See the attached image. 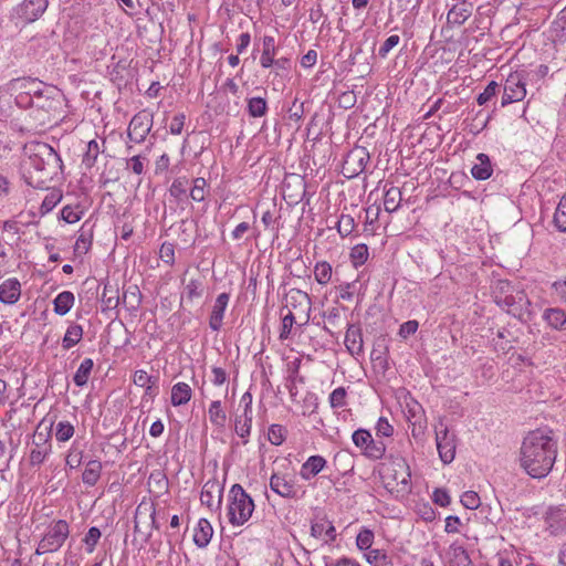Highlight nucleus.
Masks as SVG:
<instances>
[{"label":"nucleus","instance_id":"obj_5","mask_svg":"<svg viewBox=\"0 0 566 566\" xmlns=\"http://www.w3.org/2000/svg\"><path fill=\"white\" fill-rule=\"evenodd\" d=\"M70 535V526L66 521L53 522L46 530L35 549L36 555L57 552Z\"/></svg>","mask_w":566,"mask_h":566},{"label":"nucleus","instance_id":"obj_18","mask_svg":"<svg viewBox=\"0 0 566 566\" xmlns=\"http://www.w3.org/2000/svg\"><path fill=\"white\" fill-rule=\"evenodd\" d=\"M21 296V284L18 279H7L0 284V302L3 304H15Z\"/></svg>","mask_w":566,"mask_h":566},{"label":"nucleus","instance_id":"obj_14","mask_svg":"<svg viewBox=\"0 0 566 566\" xmlns=\"http://www.w3.org/2000/svg\"><path fill=\"white\" fill-rule=\"evenodd\" d=\"M223 485L216 479L207 481L201 490V504L210 510H220L222 504Z\"/></svg>","mask_w":566,"mask_h":566},{"label":"nucleus","instance_id":"obj_44","mask_svg":"<svg viewBox=\"0 0 566 566\" xmlns=\"http://www.w3.org/2000/svg\"><path fill=\"white\" fill-rule=\"evenodd\" d=\"M368 247L364 243L356 244L350 250V261L355 268L361 266L368 260Z\"/></svg>","mask_w":566,"mask_h":566},{"label":"nucleus","instance_id":"obj_35","mask_svg":"<svg viewBox=\"0 0 566 566\" xmlns=\"http://www.w3.org/2000/svg\"><path fill=\"white\" fill-rule=\"evenodd\" d=\"M364 556L373 566H392V558L382 549H369Z\"/></svg>","mask_w":566,"mask_h":566},{"label":"nucleus","instance_id":"obj_54","mask_svg":"<svg viewBox=\"0 0 566 566\" xmlns=\"http://www.w3.org/2000/svg\"><path fill=\"white\" fill-rule=\"evenodd\" d=\"M92 231L86 232L85 230H81L78 238L76 239L74 250L75 252L86 253L92 245Z\"/></svg>","mask_w":566,"mask_h":566},{"label":"nucleus","instance_id":"obj_57","mask_svg":"<svg viewBox=\"0 0 566 566\" xmlns=\"http://www.w3.org/2000/svg\"><path fill=\"white\" fill-rule=\"evenodd\" d=\"M252 422L243 421L242 417L235 419L234 430L239 437L243 439V444L248 443V437L251 432Z\"/></svg>","mask_w":566,"mask_h":566},{"label":"nucleus","instance_id":"obj_16","mask_svg":"<svg viewBox=\"0 0 566 566\" xmlns=\"http://www.w3.org/2000/svg\"><path fill=\"white\" fill-rule=\"evenodd\" d=\"M48 4V0H23L17 13L24 22H34L45 12Z\"/></svg>","mask_w":566,"mask_h":566},{"label":"nucleus","instance_id":"obj_42","mask_svg":"<svg viewBox=\"0 0 566 566\" xmlns=\"http://www.w3.org/2000/svg\"><path fill=\"white\" fill-rule=\"evenodd\" d=\"M268 103L263 97H251L248 99V113L251 117H261L266 114Z\"/></svg>","mask_w":566,"mask_h":566},{"label":"nucleus","instance_id":"obj_33","mask_svg":"<svg viewBox=\"0 0 566 566\" xmlns=\"http://www.w3.org/2000/svg\"><path fill=\"white\" fill-rule=\"evenodd\" d=\"M51 451V443H34L29 455L30 464L32 467L42 464Z\"/></svg>","mask_w":566,"mask_h":566},{"label":"nucleus","instance_id":"obj_27","mask_svg":"<svg viewBox=\"0 0 566 566\" xmlns=\"http://www.w3.org/2000/svg\"><path fill=\"white\" fill-rule=\"evenodd\" d=\"M471 15V6H468L465 1H461L460 4H454L448 12L447 20L450 24L461 25Z\"/></svg>","mask_w":566,"mask_h":566},{"label":"nucleus","instance_id":"obj_6","mask_svg":"<svg viewBox=\"0 0 566 566\" xmlns=\"http://www.w3.org/2000/svg\"><path fill=\"white\" fill-rule=\"evenodd\" d=\"M354 444L360 449L361 454L369 460H379L385 455L386 444L381 440L373 439L366 429H358L352 436Z\"/></svg>","mask_w":566,"mask_h":566},{"label":"nucleus","instance_id":"obj_28","mask_svg":"<svg viewBox=\"0 0 566 566\" xmlns=\"http://www.w3.org/2000/svg\"><path fill=\"white\" fill-rule=\"evenodd\" d=\"M192 390L186 382H177L171 388V405L175 407L186 405L190 401Z\"/></svg>","mask_w":566,"mask_h":566},{"label":"nucleus","instance_id":"obj_50","mask_svg":"<svg viewBox=\"0 0 566 566\" xmlns=\"http://www.w3.org/2000/svg\"><path fill=\"white\" fill-rule=\"evenodd\" d=\"M286 438V430L281 424H272L269 428L268 439L273 446H281Z\"/></svg>","mask_w":566,"mask_h":566},{"label":"nucleus","instance_id":"obj_7","mask_svg":"<svg viewBox=\"0 0 566 566\" xmlns=\"http://www.w3.org/2000/svg\"><path fill=\"white\" fill-rule=\"evenodd\" d=\"M154 123V116L147 109L135 114L129 122L127 136L130 142L142 144L150 133Z\"/></svg>","mask_w":566,"mask_h":566},{"label":"nucleus","instance_id":"obj_26","mask_svg":"<svg viewBox=\"0 0 566 566\" xmlns=\"http://www.w3.org/2000/svg\"><path fill=\"white\" fill-rule=\"evenodd\" d=\"M543 317L552 328L566 331V312L563 308H547Z\"/></svg>","mask_w":566,"mask_h":566},{"label":"nucleus","instance_id":"obj_46","mask_svg":"<svg viewBox=\"0 0 566 566\" xmlns=\"http://www.w3.org/2000/svg\"><path fill=\"white\" fill-rule=\"evenodd\" d=\"M552 32L558 40L566 39V7L558 13L552 23Z\"/></svg>","mask_w":566,"mask_h":566},{"label":"nucleus","instance_id":"obj_20","mask_svg":"<svg viewBox=\"0 0 566 566\" xmlns=\"http://www.w3.org/2000/svg\"><path fill=\"white\" fill-rule=\"evenodd\" d=\"M270 488L273 492L282 497L292 499L296 495V489L291 480H287L285 475L273 473L270 479Z\"/></svg>","mask_w":566,"mask_h":566},{"label":"nucleus","instance_id":"obj_21","mask_svg":"<svg viewBox=\"0 0 566 566\" xmlns=\"http://www.w3.org/2000/svg\"><path fill=\"white\" fill-rule=\"evenodd\" d=\"M344 343L352 355L363 354L364 340L361 329L355 325H349L345 334Z\"/></svg>","mask_w":566,"mask_h":566},{"label":"nucleus","instance_id":"obj_59","mask_svg":"<svg viewBox=\"0 0 566 566\" xmlns=\"http://www.w3.org/2000/svg\"><path fill=\"white\" fill-rule=\"evenodd\" d=\"M205 187H206V180L203 178H196L193 180V186L190 189V197L195 201H202L205 199Z\"/></svg>","mask_w":566,"mask_h":566},{"label":"nucleus","instance_id":"obj_34","mask_svg":"<svg viewBox=\"0 0 566 566\" xmlns=\"http://www.w3.org/2000/svg\"><path fill=\"white\" fill-rule=\"evenodd\" d=\"M93 367H94V363L91 358H85L81 363V365L78 366V368L73 377V381L77 387H83L87 384Z\"/></svg>","mask_w":566,"mask_h":566},{"label":"nucleus","instance_id":"obj_23","mask_svg":"<svg viewBox=\"0 0 566 566\" xmlns=\"http://www.w3.org/2000/svg\"><path fill=\"white\" fill-rule=\"evenodd\" d=\"M213 535V528L207 518H200L195 527L193 542L195 544L203 548L208 546Z\"/></svg>","mask_w":566,"mask_h":566},{"label":"nucleus","instance_id":"obj_61","mask_svg":"<svg viewBox=\"0 0 566 566\" xmlns=\"http://www.w3.org/2000/svg\"><path fill=\"white\" fill-rule=\"evenodd\" d=\"M287 113L289 118L291 120L298 123L304 115V104L302 102H298L297 98H295L292 103V106L289 108Z\"/></svg>","mask_w":566,"mask_h":566},{"label":"nucleus","instance_id":"obj_58","mask_svg":"<svg viewBox=\"0 0 566 566\" xmlns=\"http://www.w3.org/2000/svg\"><path fill=\"white\" fill-rule=\"evenodd\" d=\"M461 503L469 510H475L480 506V496L474 491H467L461 496Z\"/></svg>","mask_w":566,"mask_h":566},{"label":"nucleus","instance_id":"obj_40","mask_svg":"<svg viewBox=\"0 0 566 566\" xmlns=\"http://www.w3.org/2000/svg\"><path fill=\"white\" fill-rule=\"evenodd\" d=\"M311 534H312V536H314L316 538H319L323 536V534H325L327 536L328 541H334L336 538V530L331 522L313 523L311 526Z\"/></svg>","mask_w":566,"mask_h":566},{"label":"nucleus","instance_id":"obj_10","mask_svg":"<svg viewBox=\"0 0 566 566\" xmlns=\"http://www.w3.org/2000/svg\"><path fill=\"white\" fill-rule=\"evenodd\" d=\"M285 307L293 313L296 312L300 316L302 315L304 318L303 324H306L310 319V312L312 308V300L310 295L300 289H291L285 294Z\"/></svg>","mask_w":566,"mask_h":566},{"label":"nucleus","instance_id":"obj_30","mask_svg":"<svg viewBox=\"0 0 566 566\" xmlns=\"http://www.w3.org/2000/svg\"><path fill=\"white\" fill-rule=\"evenodd\" d=\"M102 462L98 460H90L82 474V481L88 486H94L99 480L102 472Z\"/></svg>","mask_w":566,"mask_h":566},{"label":"nucleus","instance_id":"obj_47","mask_svg":"<svg viewBox=\"0 0 566 566\" xmlns=\"http://www.w3.org/2000/svg\"><path fill=\"white\" fill-rule=\"evenodd\" d=\"M75 432L74 426L69 421H60L55 427V437L60 442L69 441Z\"/></svg>","mask_w":566,"mask_h":566},{"label":"nucleus","instance_id":"obj_55","mask_svg":"<svg viewBox=\"0 0 566 566\" xmlns=\"http://www.w3.org/2000/svg\"><path fill=\"white\" fill-rule=\"evenodd\" d=\"M499 91V84L495 81H491L484 91L479 94L476 102L479 105L486 104L492 97L496 95Z\"/></svg>","mask_w":566,"mask_h":566},{"label":"nucleus","instance_id":"obj_19","mask_svg":"<svg viewBox=\"0 0 566 566\" xmlns=\"http://www.w3.org/2000/svg\"><path fill=\"white\" fill-rule=\"evenodd\" d=\"M230 300L229 293H221L218 295L212 312L209 318V326L212 331L218 332L222 326V319Z\"/></svg>","mask_w":566,"mask_h":566},{"label":"nucleus","instance_id":"obj_22","mask_svg":"<svg viewBox=\"0 0 566 566\" xmlns=\"http://www.w3.org/2000/svg\"><path fill=\"white\" fill-rule=\"evenodd\" d=\"M493 167L491 159L486 154L480 153L476 156V163L471 168L472 177L476 180H486L492 176Z\"/></svg>","mask_w":566,"mask_h":566},{"label":"nucleus","instance_id":"obj_12","mask_svg":"<svg viewBox=\"0 0 566 566\" xmlns=\"http://www.w3.org/2000/svg\"><path fill=\"white\" fill-rule=\"evenodd\" d=\"M386 474V479H391L394 483L387 482V485H391L392 488H398L401 485L398 491H407L410 485V471L409 465L407 464L406 460L402 458L396 459L391 468H388Z\"/></svg>","mask_w":566,"mask_h":566},{"label":"nucleus","instance_id":"obj_17","mask_svg":"<svg viewBox=\"0 0 566 566\" xmlns=\"http://www.w3.org/2000/svg\"><path fill=\"white\" fill-rule=\"evenodd\" d=\"M546 530L551 535L557 536L566 532V510L551 509L545 516Z\"/></svg>","mask_w":566,"mask_h":566},{"label":"nucleus","instance_id":"obj_25","mask_svg":"<svg viewBox=\"0 0 566 566\" xmlns=\"http://www.w3.org/2000/svg\"><path fill=\"white\" fill-rule=\"evenodd\" d=\"M262 54L260 59L261 66L264 69H269L273 66L274 57L276 54V43L275 39L271 35H264L262 39Z\"/></svg>","mask_w":566,"mask_h":566},{"label":"nucleus","instance_id":"obj_43","mask_svg":"<svg viewBox=\"0 0 566 566\" xmlns=\"http://www.w3.org/2000/svg\"><path fill=\"white\" fill-rule=\"evenodd\" d=\"M554 224L560 232H566V192L560 198L554 213Z\"/></svg>","mask_w":566,"mask_h":566},{"label":"nucleus","instance_id":"obj_60","mask_svg":"<svg viewBox=\"0 0 566 566\" xmlns=\"http://www.w3.org/2000/svg\"><path fill=\"white\" fill-rule=\"evenodd\" d=\"M399 41H400V36L397 35V34H392L390 36H388L385 42L381 44V46L379 48L378 50V55L381 57V59H385L388 53L399 44Z\"/></svg>","mask_w":566,"mask_h":566},{"label":"nucleus","instance_id":"obj_63","mask_svg":"<svg viewBox=\"0 0 566 566\" xmlns=\"http://www.w3.org/2000/svg\"><path fill=\"white\" fill-rule=\"evenodd\" d=\"M134 384L138 387H144L147 384H156L157 379L149 376L146 370L139 369L134 374Z\"/></svg>","mask_w":566,"mask_h":566},{"label":"nucleus","instance_id":"obj_45","mask_svg":"<svg viewBox=\"0 0 566 566\" xmlns=\"http://www.w3.org/2000/svg\"><path fill=\"white\" fill-rule=\"evenodd\" d=\"M61 200V191L54 189L51 192H49L42 201V205L40 207V214L45 216L46 213L52 211Z\"/></svg>","mask_w":566,"mask_h":566},{"label":"nucleus","instance_id":"obj_31","mask_svg":"<svg viewBox=\"0 0 566 566\" xmlns=\"http://www.w3.org/2000/svg\"><path fill=\"white\" fill-rule=\"evenodd\" d=\"M74 294L72 292H61L53 301L55 314L60 316L67 314L74 305Z\"/></svg>","mask_w":566,"mask_h":566},{"label":"nucleus","instance_id":"obj_3","mask_svg":"<svg viewBox=\"0 0 566 566\" xmlns=\"http://www.w3.org/2000/svg\"><path fill=\"white\" fill-rule=\"evenodd\" d=\"M254 511V502L244 489L235 483L229 491L228 517L233 526L243 525Z\"/></svg>","mask_w":566,"mask_h":566},{"label":"nucleus","instance_id":"obj_9","mask_svg":"<svg viewBox=\"0 0 566 566\" xmlns=\"http://www.w3.org/2000/svg\"><path fill=\"white\" fill-rule=\"evenodd\" d=\"M526 96V83L523 81L518 73H512L507 76L504 88L501 105L507 106L512 103L520 102Z\"/></svg>","mask_w":566,"mask_h":566},{"label":"nucleus","instance_id":"obj_8","mask_svg":"<svg viewBox=\"0 0 566 566\" xmlns=\"http://www.w3.org/2000/svg\"><path fill=\"white\" fill-rule=\"evenodd\" d=\"M494 300L495 303L509 314L518 317L523 315L524 311H526L530 305L528 297L524 291L512 290V293H507L505 295L496 294Z\"/></svg>","mask_w":566,"mask_h":566},{"label":"nucleus","instance_id":"obj_53","mask_svg":"<svg viewBox=\"0 0 566 566\" xmlns=\"http://www.w3.org/2000/svg\"><path fill=\"white\" fill-rule=\"evenodd\" d=\"M346 397H347V392H346V389L344 387H338L336 389H334L331 395H329V405L332 408H342L344 406H346L347 401H346Z\"/></svg>","mask_w":566,"mask_h":566},{"label":"nucleus","instance_id":"obj_49","mask_svg":"<svg viewBox=\"0 0 566 566\" xmlns=\"http://www.w3.org/2000/svg\"><path fill=\"white\" fill-rule=\"evenodd\" d=\"M374 533L369 528H363L357 537H356V545L360 551H369L371 549V545L374 543Z\"/></svg>","mask_w":566,"mask_h":566},{"label":"nucleus","instance_id":"obj_2","mask_svg":"<svg viewBox=\"0 0 566 566\" xmlns=\"http://www.w3.org/2000/svg\"><path fill=\"white\" fill-rule=\"evenodd\" d=\"M28 160L24 167L30 175L27 182L42 188L48 179H52L62 168L59 154L45 143H35L27 147Z\"/></svg>","mask_w":566,"mask_h":566},{"label":"nucleus","instance_id":"obj_29","mask_svg":"<svg viewBox=\"0 0 566 566\" xmlns=\"http://www.w3.org/2000/svg\"><path fill=\"white\" fill-rule=\"evenodd\" d=\"M155 513H156V510L154 507V504L142 502L137 506L136 513H135V520H134L135 532H140V520H142V517H145V518L149 517L151 520V527L158 530L159 525L156 522Z\"/></svg>","mask_w":566,"mask_h":566},{"label":"nucleus","instance_id":"obj_15","mask_svg":"<svg viewBox=\"0 0 566 566\" xmlns=\"http://www.w3.org/2000/svg\"><path fill=\"white\" fill-rule=\"evenodd\" d=\"M369 161V154L366 148L353 149L346 156L344 169L349 172L348 177H354L363 172Z\"/></svg>","mask_w":566,"mask_h":566},{"label":"nucleus","instance_id":"obj_62","mask_svg":"<svg viewBox=\"0 0 566 566\" xmlns=\"http://www.w3.org/2000/svg\"><path fill=\"white\" fill-rule=\"evenodd\" d=\"M376 433L378 437H391L394 427L389 423L388 419L380 417L376 424Z\"/></svg>","mask_w":566,"mask_h":566},{"label":"nucleus","instance_id":"obj_37","mask_svg":"<svg viewBox=\"0 0 566 566\" xmlns=\"http://www.w3.org/2000/svg\"><path fill=\"white\" fill-rule=\"evenodd\" d=\"M401 191L397 187H390L384 196V207L389 213L395 212L400 207Z\"/></svg>","mask_w":566,"mask_h":566},{"label":"nucleus","instance_id":"obj_38","mask_svg":"<svg viewBox=\"0 0 566 566\" xmlns=\"http://www.w3.org/2000/svg\"><path fill=\"white\" fill-rule=\"evenodd\" d=\"M99 154V144L95 139L90 140L86 145V150L83 155L82 165L86 169L93 168Z\"/></svg>","mask_w":566,"mask_h":566},{"label":"nucleus","instance_id":"obj_64","mask_svg":"<svg viewBox=\"0 0 566 566\" xmlns=\"http://www.w3.org/2000/svg\"><path fill=\"white\" fill-rule=\"evenodd\" d=\"M185 295L189 301L201 296L200 282L196 280L189 281L185 287Z\"/></svg>","mask_w":566,"mask_h":566},{"label":"nucleus","instance_id":"obj_51","mask_svg":"<svg viewBox=\"0 0 566 566\" xmlns=\"http://www.w3.org/2000/svg\"><path fill=\"white\" fill-rule=\"evenodd\" d=\"M102 536V533L98 527L92 526L88 528L87 533L85 534V537L83 539L86 551L88 553H93L99 538Z\"/></svg>","mask_w":566,"mask_h":566},{"label":"nucleus","instance_id":"obj_48","mask_svg":"<svg viewBox=\"0 0 566 566\" xmlns=\"http://www.w3.org/2000/svg\"><path fill=\"white\" fill-rule=\"evenodd\" d=\"M355 227V219L350 214L342 213L337 222V231L340 234V237L345 238L352 234Z\"/></svg>","mask_w":566,"mask_h":566},{"label":"nucleus","instance_id":"obj_41","mask_svg":"<svg viewBox=\"0 0 566 566\" xmlns=\"http://www.w3.org/2000/svg\"><path fill=\"white\" fill-rule=\"evenodd\" d=\"M332 265L326 261L317 262L314 268L315 280L321 285L329 283L332 280Z\"/></svg>","mask_w":566,"mask_h":566},{"label":"nucleus","instance_id":"obj_11","mask_svg":"<svg viewBox=\"0 0 566 566\" xmlns=\"http://www.w3.org/2000/svg\"><path fill=\"white\" fill-rule=\"evenodd\" d=\"M440 427L441 429L436 432L437 449L441 461L449 464L455 457V437L449 432L442 420H440Z\"/></svg>","mask_w":566,"mask_h":566},{"label":"nucleus","instance_id":"obj_4","mask_svg":"<svg viewBox=\"0 0 566 566\" xmlns=\"http://www.w3.org/2000/svg\"><path fill=\"white\" fill-rule=\"evenodd\" d=\"M45 84L35 77L12 78L7 84V90L14 95L17 106L28 108L36 95H41V90Z\"/></svg>","mask_w":566,"mask_h":566},{"label":"nucleus","instance_id":"obj_24","mask_svg":"<svg viewBox=\"0 0 566 566\" xmlns=\"http://www.w3.org/2000/svg\"><path fill=\"white\" fill-rule=\"evenodd\" d=\"M326 463V460L322 455H311L301 468V478L310 480L317 475L325 468Z\"/></svg>","mask_w":566,"mask_h":566},{"label":"nucleus","instance_id":"obj_32","mask_svg":"<svg viewBox=\"0 0 566 566\" xmlns=\"http://www.w3.org/2000/svg\"><path fill=\"white\" fill-rule=\"evenodd\" d=\"M450 566H472V562L467 551L457 544L449 547Z\"/></svg>","mask_w":566,"mask_h":566},{"label":"nucleus","instance_id":"obj_52","mask_svg":"<svg viewBox=\"0 0 566 566\" xmlns=\"http://www.w3.org/2000/svg\"><path fill=\"white\" fill-rule=\"evenodd\" d=\"M296 322L295 314L292 311H287V313L282 317V327L280 332V339L285 340L290 337L292 327Z\"/></svg>","mask_w":566,"mask_h":566},{"label":"nucleus","instance_id":"obj_1","mask_svg":"<svg viewBox=\"0 0 566 566\" xmlns=\"http://www.w3.org/2000/svg\"><path fill=\"white\" fill-rule=\"evenodd\" d=\"M557 457V441L552 431L536 429L527 433L520 449V464L525 472L542 479L552 471Z\"/></svg>","mask_w":566,"mask_h":566},{"label":"nucleus","instance_id":"obj_39","mask_svg":"<svg viewBox=\"0 0 566 566\" xmlns=\"http://www.w3.org/2000/svg\"><path fill=\"white\" fill-rule=\"evenodd\" d=\"M208 415L212 424L221 428L226 426L227 415L222 409L220 400H214L210 403Z\"/></svg>","mask_w":566,"mask_h":566},{"label":"nucleus","instance_id":"obj_36","mask_svg":"<svg viewBox=\"0 0 566 566\" xmlns=\"http://www.w3.org/2000/svg\"><path fill=\"white\" fill-rule=\"evenodd\" d=\"M83 337V328L81 325L72 324L67 327L62 340L64 349H70L81 342Z\"/></svg>","mask_w":566,"mask_h":566},{"label":"nucleus","instance_id":"obj_13","mask_svg":"<svg viewBox=\"0 0 566 566\" xmlns=\"http://www.w3.org/2000/svg\"><path fill=\"white\" fill-rule=\"evenodd\" d=\"M61 106V93L54 86L45 84V88L41 90V95H36L29 107L45 111L46 113L56 112Z\"/></svg>","mask_w":566,"mask_h":566},{"label":"nucleus","instance_id":"obj_56","mask_svg":"<svg viewBox=\"0 0 566 566\" xmlns=\"http://www.w3.org/2000/svg\"><path fill=\"white\" fill-rule=\"evenodd\" d=\"M552 293L566 306V276L552 283Z\"/></svg>","mask_w":566,"mask_h":566}]
</instances>
